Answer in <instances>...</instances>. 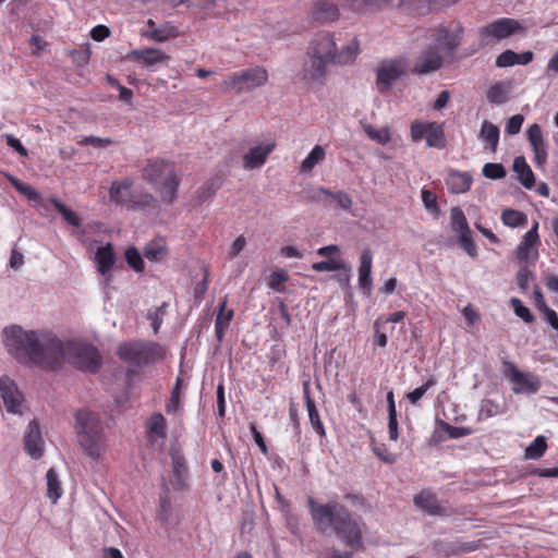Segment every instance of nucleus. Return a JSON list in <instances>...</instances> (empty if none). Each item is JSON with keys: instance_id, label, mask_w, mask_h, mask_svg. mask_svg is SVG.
I'll use <instances>...</instances> for the list:
<instances>
[{"instance_id": "obj_29", "label": "nucleus", "mask_w": 558, "mask_h": 558, "mask_svg": "<svg viewBox=\"0 0 558 558\" xmlns=\"http://www.w3.org/2000/svg\"><path fill=\"white\" fill-rule=\"evenodd\" d=\"M132 183L128 180L113 181L109 190V198L116 205H121L128 208V203L133 193L131 191Z\"/></svg>"}, {"instance_id": "obj_23", "label": "nucleus", "mask_w": 558, "mask_h": 558, "mask_svg": "<svg viewBox=\"0 0 558 558\" xmlns=\"http://www.w3.org/2000/svg\"><path fill=\"white\" fill-rule=\"evenodd\" d=\"M412 140H442V125L436 122H413L411 124Z\"/></svg>"}, {"instance_id": "obj_11", "label": "nucleus", "mask_w": 558, "mask_h": 558, "mask_svg": "<svg viewBox=\"0 0 558 558\" xmlns=\"http://www.w3.org/2000/svg\"><path fill=\"white\" fill-rule=\"evenodd\" d=\"M463 35V27L457 25L450 29L445 26H438L434 31V41L437 50L444 51L446 54L451 56L457 47L460 45Z\"/></svg>"}, {"instance_id": "obj_58", "label": "nucleus", "mask_w": 558, "mask_h": 558, "mask_svg": "<svg viewBox=\"0 0 558 558\" xmlns=\"http://www.w3.org/2000/svg\"><path fill=\"white\" fill-rule=\"evenodd\" d=\"M510 304L518 317H520L525 323H532L534 320V315L531 311L522 303L521 300L517 298H512L510 300Z\"/></svg>"}, {"instance_id": "obj_39", "label": "nucleus", "mask_w": 558, "mask_h": 558, "mask_svg": "<svg viewBox=\"0 0 558 558\" xmlns=\"http://www.w3.org/2000/svg\"><path fill=\"white\" fill-rule=\"evenodd\" d=\"M325 158V150L322 146L316 145L307 157L301 163V172L308 173L311 172L315 166L320 163Z\"/></svg>"}, {"instance_id": "obj_42", "label": "nucleus", "mask_w": 558, "mask_h": 558, "mask_svg": "<svg viewBox=\"0 0 558 558\" xmlns=\"http://www.w3.org/2000/svg\"><path fill=\"white\" fill-rule=\"evenodd\" d=\"M317 193L331 197L340 208L345 210L350 209L353 204L352 197L343 191L332 192L326 187H318Z\"/></svg>"}, {"instance_id": "obj_2", "label": "nucleus", "mask_w": 558, "mask_h": 558, "mask_svg": "<svg viewBox=\"0 0 558 558\" xmlns=\"http://www.w3.org/2000/svg\"><path fill=\"white\" fill-rule=\"evenodd\" d=\"M316 531L322 534H337L347 546L354 550L362 547V520L349 509L337 502L318 504L314 498L307 500Z\"/></svg>"}, {"instance_id": "obj_64", "label": "nucleus", "mask_w": 558, "mask_h": 558, "mask_svg": "<svg viewBox=\"0 0 558 558\" xmlns=\"http://www.w3.org/2000/svg\"><path fill=\"white\" fill-rule=\"evenodd\" d=\"M524 121L523 116L515 114L512 116L506 124V132L508 135H515L520 132L522 123Z\"/></svg>"}, {"instance_id": "obj_8", "label": "nucleus", "mask_w": 558, "mask_h": 558, "mask_svg": "<svg viewBox=\"0 0 558 558\" xmlns=\"http://www.w3.org/2000/svg\"><path fill=\"white\" fill-rule=\"evenodd\" d=\"M502 374L511 383L514 384L512 391L515 395H534L541 388L539 377L531 372H521L512 362H502Z\"/></svg>"}, {"instance_id": "obj_6", "label": "nucleus", "mask_w": 558, "mask_h": 558, "mask_svg": "<svg viewBox=\"0 0 558 558\" xmlns=\"http://www.w3.org/2000/svg\"><path fill=\"white\" fill-rule=\"evenodd\" d=\"M522 31L521 24L513 19L500 17L487 25L478 28V44L471 47L470 53H475L478 49L494 46Z\"/></svg>"}, {"instance_id": "obj_30", "label": "nucleus", "mask_w": 558, "mask_h": 558, "mask_svg": "<svg viewBox=\"0 0 558 558\" xmlns=\"http://www.w3.org/2000/svg\"><path fill=\"white\" fill-rule=\"evenodd\" d=\"M512 170L517 173V179L525 189L531 190L534 187V173L523 156H517L514 158Z\"/></svg>"}, {"instance_id": "obj_31", "label": "nucleus", "mask_w": 558, "mask_h": 558, "mask_svg": "<svg viewBox=\"0 0 558 558\" xmlns=\"http://www.w3.org/2000/svg\"><path fill=\"white\" fill-rule=\"evenodd\" d=\"M146 433L150 441L167 437V422L161 413H153L146 423Z\"/></svg>"}, {"instance_id": "obj_3", "label": "nucleus", "mask_w": 558, "mask_h": 558, "mask_svg": "<svg viewBox=\"0 0 558 558\" xmlns=\"http://www.w3.org/2000/svg\"><path fill=\"white\" fill-rule=\"evenodd\" d=\"M74 429L83 452L94 461L99 460L107 446L100 415L87 409L78 410L75 413Z\"/></svg>"}, {"instance_id": "obj_26", "label": "nucleus", "mask_w": 558, "mask_h": 558, "mask_svg": "<svg viewBox=\"0 0 558 558\" xmlns=\"http://www.w3.org/2000/svg\"><path fill=\"white\" fill-rule=\"evenodd\" d=\"M473 179L468 172H460L458 170H449L446 178V185L448 191L452 194H462L470 190Z\"/></svg>"}, {"instance_id": "obj_14", "label": "nucleus", "mask_w": 558, "mask_h": 558, "mask_svg": "<svg viewBox=\"0 0 558 558\" xmlns=\"http://www.w3.org/2000/svg\"><path fill=\"white\" fill-rule=\"evenodd\" d=\"M0 395L8 412L19 413L23 401L16 384L9 376L0 377Z\"/></svg>"}, {"instance_id": "obj_37", "label": "nucleus", "mask_w": 558, "mask_h": 558, "mask_svg": "<svg viewBox=\"0 0 558 558\" xmlns=\"http://www.w3.org/2000/svg\"><path fill=\"white\" fill-rule=\"evenodd\" d=\"M221 186V179L219 177H214L207 182L205 185H203L195 198L196 205H203L207 201H209L216 192Z\"/></svg>"}, {"instance_id": "obj_40", "label": "nucleus", "mask_w": 558, "mask_h": 558, "mask_svg": "<svg viewBox=\"0 0 558 558\" xmlns=\"http://www.w3.org/2000/svg\"><path fill=\"white\" fill-rule=\"evenodd\" d=\"M501 221L507 227L518 228L527 222V217L522 211L515 209H505L501 213Z\"/></svg>"}, {"instance_id": "obj_63", "label": "nucleus", "mask_w": 558, "mask_h": 558, "mask_svg": "<svg viewBox=\"0 0 558 558\" xmlns=\"http://www.w3.org/2000/svg\"><path fill=\"white\" fill-rule=\"evenodd\" d=\"M165 254V248L157 244H149L144 250V256L151 262H158L162 259Z\"/></svg>"}, {"instance_id": "obj_41", "label": "nucleus", "mask_w": 558, "mask_h": 558, "mask_svg": "<svg viewBox=\"0 0 558 558\" xmlns=\"http://www.w3.org/2000/svg\"><path fill=\"white\" fill-rule=\"evenodd\" d=\"M8 180L14 186V189L24 195L28 201L37 202L41 198L39 192L32 185L20 181L13 175H8Z\"/></svg>"}, {"instance_id": "obj_48", "label": "nucleus", "mask_w": 558, "mask_h": 558, "mask_svg": "<svg viewBox=\"0 0 558 558\" xmlns=\"http://www.w3.org/2000/svg\"><path fill=\"white\" fill-rule=\"evenodd\" d=\"M440 428L448 435L451 439H459L465 436H470L473 434V429L471 427L464 426H452L445 421H440Z\"/></svg>"}, {"instance_id": "obj_52", "label": "nucleus", "mask_w": 558, "mask_h": 558, "mask_svg": "<svg viewBox=\"0 0 558 558\" xmlns=\"http://www.w3.org/2000/svg\"><path fill=\"white\" fill-rule=\"evenodd\" d=\"M168 303L163 302L160 306L155 308L154 311H148L147 313V319L151 322V327L155 331V333L158 332L160 326L163 322V316L167 313Z\"/></svg>"}, {"instance_id": "obj_50", "label": "nucleus", "mask_w": 558, "mask_h": 558, "mask_svg": "<svg viewBox=\"0 0 558 558\" xmlns=\"http://www.w3.org/2000/svg\"><path fill=\"white\" fill-rule=\"evenodd\" d=\"M180 378L177 379V385L171 391V396L166 403V411L168 414H177L182 411V402L179 391Z\"/></svg>"}, {"instance_id": "obj_51", "label": "nucleus", "mask_w": 558, "mask_h": 558, "mask_svg": "<svg viewBox=\"0 0 558 558\" xmlns=\"http://www.w3.org/2000/svg\"><path fill=\"white\" fill-rule=\"evenodd\" d=\"M487 99L492 104H504L507 100V89L505 84L496 83L487 92Z\"/></svg>"}, {"instance_id": "obj_61", "label": "nucleus", "mask_w": 558, "mask_h": 558, "mask_svg": "<svg viewBox=\"0 0 558 558\" xmlns=\"http://www.w3.org/2000/svg\"><path fill=\"white\" fill-rule=\"evenodd\" d=\"M531 279H534L533 272L529 269V267L521 266L520 269L517 272V283L518 287L523 291H527L529 289V281Z\"/></svg>"}, {"instance_id": "obj_20", "label": "nucleus", "mask_w": 558, "mask_h": 558, "mask_svg": "<svg viewBox=\"0 0 558 558\" xmlns=\"http://www.w3.org/2000/svg\"><path fill=\"white\" fill-rule=\"evenodd\" d=\"M442 65V57L436 47H428L417 58L414 72L418 74H427L437 71Z\"/></svg>"}, {"instance_id": "obj_34", "label": "nucleus", "mask_w": 558, "mask_h": 558, "mask_svg": "<svg viewBox=\"0 0 558 558\" xmlns=\"http://www.w3.org/2000/svg\"><path fill=\"white\" fill-rule=\"evenodd\" d=\"M450 226L452 231L460 236L470 233L471 229L463 210L456 206L450 209Z\"/></svg>"}, {"instance_id": "obj_22", "label": "nucleus", "mask_w": 558, "mask_h": 558, "mask_svg": "<svg viewBox=\"0 0 558 558\" xmlns=\"http://www.w3.org/2000/svg\"><path fill=\"white\" fill-rule=\"evenodd\" d=\"M146 25L147 29L143 33V36L157 43H163L170 38H175L180 34L178 27L169 22L157 25L154 20H148Z\"/></svg>"}, {"instance_id": "obj_35", "label": "nucleus", "mask_w": 558, "mask_h": 558, "mask_svg": "<svg viewBox=\"0 0 558 558\" xmlns=\"http://www.w3.org/2000/svg\"><path fill=\"white\" fill-rule=\"evenodd\" d=\"M359 54V41L353 38L347 46L342 47L340 51L335 52L333 64H349L353 62Z\"/></svg>"}, {"instance_id": "obj_59", "label": "nucleus", "mask_w": 558, "mask_h": 558, "mask_svg": "<svg viewBox=\"0 0 558 558\" xmlns=\"http://www.w3.org/2000/svg\"><path fill=\"white\" fill-rule=\"evenodd\" d=\"M366 134L371 137V140H391V137H400V135L395 134L389 126H383L379 130L373 129L371 125L365 128Z\"/></svg>"}, {"instance_id": "obj_5", "label": "nucleus", "mask_w": 558, "mask_h": 558, "mask_svg": "<svg viewBox=\"0 0 558 558\" xmlns=\"http://www.w3.org/2000/svg\"><path fill=\"white\" fill-rule=\"evenodd\" d=\"M117 354L123 362L140 368L162 361L166 351L157 342L135 340L120 343Z\"/></svg>"}, {"instance_id": "obj_12", "label": "nucleus", "mask_w": 558, "mask_h": 558, "mask_svg": "<svg viewBox=\"0 0 558 558\" xmlns=\"http://www.w3.org/2000/svg\"><path fill=\"white\" fill-rule=\"evenodd\" d=\"M340 16L338 5L332 0H313L308 13L312 22L327 24L337 21Z\"/></svg>"}, {"instance_id": "obj_15", "label": "nucleus", "mask_w": 558, "mask_h": 558, "mask_svg": "<svg viewBox=\"0 0 558 558\" xmlns=\"http://www.w3.org/2000/svg\"><path fill=\"white\" fill-rule=\"evenodd\" d=\"M24 449L32 459H39L44 456L45 441L36 420L28 423L24 433Z\"/></svg>"}, {"instance_id": "obj_54", "label": "nucleus", "mask_w": 558, "mask_h": 558, "mask_svg": "<svg viewBox=\"0 0 558 558\" xmlns=\"http://www.w3.org/2000/svg\"><path fill=\"white\" fill-rule=\"evenodd\" d=\"M500 413V405L490 399H483L478 412V418H489Z\"/></svg>"}, {"instance_id": "obj_7", "label": "nucleus", "mask_w": 558, "mask_h": 558, "mask_svg": "<svg viewBox=\"0 0 558 558\" xmlns=\"http://www.w3.org/2000/svg\"><path fill=\"white\" fill-rule=\"evenodd\" d=\"M267 80L268 73L266 69L263 66H255L228 75L223 80L221 87L236 94L250 93L255 88L265 85Z\"/></svg>"}, {"instance_id": "obj_60", "label": "nucleus", "mask_w": 558, "mask_h": 558, "mask_svg": "<svg viewBox=\"0 0 558 558\" xmlns=\"http://www.w3.org/2000/svg\"><path fill=\"white\" fill-rule=\"evenodd\" d=\"M458 240H459V244L460 246L462 247L463 251H465V253L471 256V257H476L477 256V246L476 244L474 243L473 241V238H472V231H470V233H465V234H461L460 236H458Z\"/></svg>"}, {"instance_id": "obj_46", "label": "nucleus", "mask_w": 558, "mask_h": 558, "mask_svg": "<svg viewBox=\"0 0 558 558\" xmlns=\"http://www.w3.org/2000/svg\"><path fill=\"white\" fill-rule=\"evenodd\" d=\"M312 269L315 271H336L344 270L350 271V267L342 260L328 259L314 263Z\"/></svg>"}, {"instance_id": "obj_21", "label": "nucleus", "mask_w": 558, "mask_h": 558, "mask_svg": "<svg viewBox=\"0 0 558 558\" xmlns=\"http://www.w3.org/2000/svg\"><path fill=\"white\" fill-rule=\"evenodd\" d=\"M126 59L140 61L146 68H153L169 60V56L157 48L135 49L126 54Z\"/></svg>"}, {"instance_id": "obj_19", "label": "nucleus", "mask_w": 558, "mask_h": 558, "mask_svg": "<svg viewBox=\"0 0 558 558\" xmlns=\"http://www.w3.org/2000/svg\"><path fill=\"white\" fill-rule=\"evenodd\" d=\"M94 259L99 275L106 279L107 283L111 281L112 276L110 270L116 263V254L112 245L107 243L105 246L98 247Z\"/></svg>"}, {"instance_id": "obj_36", "label": "nucleus", "mask_w": 558, "mask_h": 558, "mask_svg": "<svg viewBox=\"0 0 558 558\" xmlns=\"http://www.w3.org/2000/svg\"><path fill=\"white\" fill-rule=\"evenodd\" d=\"M46 481L47 496L53 504H56L58 499L62 496V487L58 474L53 468H50L47 471Z\"/></svg>"}, {"instance_id": "obj_38", "label": "nucleus", "mask_w": 558, "mask_h": 558, "mask_svg": "<svg viewBox=\"0 0 558 558\" xmlns=\"http://www.w3.org/2000/svg\"><path fill=\"white\" fill-rule=\"evenodd\" d=\"M441 3V0H399L398 5L418 14H425L432 9L433 5Z\"/></svg>"}, {"instance_id": "obj_57", "label": "nucleus", "mask_w": 558, "mask_h": 558, "mask_svg": "<svg viewBox=\"0 0 558 558\" xmlns=\"http://www.w3.org/2000/svg\"><path fill=\"white\" fill-rule=\"evenodd\" d=\"M289 276L286 270L279 269L272 271L268 279V287L276 292H282V284L288 281Z\"/></svg>"}, {"instance_id": "obj_16", "label": "nucleus", "mask_w": 558, "mask_h": 558, "mask_svg": "<svg viewBox=\"0 0 558 558\" xmlns=\"http://www.w3.org/2000/svg\"><path fill=\"white\" fill-rule=\"evenodd\" d=\"M336 43L333 36L327 32L318 33L310 43L307 56H316L333 62Z\"/></svg>"}, {"instance_id": "obj_47", "label": "nucleus", "mask_w": 558, "mask_h": 558, "mask_svg": "<svg viewBox=\"0 0 558 558\" xmlns=\"http://www.w3.org/2000/svg\"><path fill=\"white\" fill-rule=\"evenodd\" d=\"M436 384V378L430 376L422 386L415 388L413 391L408 392L407 399L414 405L418 404L420 400L426 393V391L434 387Z\"/></svg>"}, {"instance_id": "obj_13", "label": "nucleus", "mask_w": 558, "mask_h": 558, "mask_svg": "<svg viewBox=\"0 0 558 558\" xmlns=\"http://www.w3.org/2000/svg\"><path fill=\"white\" fill-rule=\"evenodd\" d=\"M307 58L302 69L303 78L308 83L324 84L327 78V68L333 62L316 56H307Z\"/></svg>"}, {"instance_id": "obj_17", "label": "nucleus", "mask_w": 558, "mask_h": 558, "mask_svg": "<svg viewBox=\"0 0 558 558\" xmlns=\"http://www.w3.org/2000/svg\"><path fill=\"white\" fill-rule=\"evenodd\" d=\"M172 474L170 483L174 490L182 492L187 487L189 468L180 450H171Z\"/></svg>"}, {"instance_id": "obj_62", "label": "nucleus", "mask_w": 558, "mask_h": 558, "mask_svg": "<svg viewBox=\"0 0 558 558\" xmlns=\"http://www.w3.org/2000/svg\"><path fill=\"white\" fill-rule=\"evenodd\" d=\"M381 325H383V318L378 317L374 322V341H373V344L377 345V347H380V348H385L387 345L388 338H387V335L380 330Z\"/></svg>"}, {"instance_id": "obj_56", "label": "nucleus", "mask_w": 558, "mask_h": 558, "mask_svg": "<svg viewBox=\"0 0 558 558\" xmlns=\"http://www.w3.org/2000/svg\"><path fill=\"white\" fill-rule=\"evenodd\" d=\"M546 142H531L532 150L534 153L533 161L536 167H544L547 162V148Z\"/></svg>"}, {"instance_id": "obj_9", "label": "nucleus", "mask_w": 558, "mask_h": 558, "mask_svg": "<svg viewBox=\"0 0 558 558\" xmlns=\"http://www.w3.org/2000/svg\"><path fill=\"white\" fill-rule=\"evenodd\" d=\"M407 72L405 61L403 59H392L383 61L377 68V88L380 93L390 89L396 81Z\"/></svg>"}, {"instance_id": "obj_49", "label": "nucleus", "mask_w": 558, "mask_h": 558, "mask_svg": "<svg viewBox=\"0 0 558 558\" xmlns=\"http://www.w3.org/2000/svg\"><path fill=\"white\" fill-rule=\"evenodd\" d=\"M422 202L428 214L438 217L440 209L437 202V196L429 190H422Z\"/></svg>"}, {"instance_id": "obj_1", "label": "nucleus", "mask_w": 558, "mask_h": 558, "mask_svg": "<svg viewBox=\"0 0 558 558\" xmlns=\"http://www.w3.org/2000/svg\"><path fill=\"white\" fill-rule=\"evenodd\" d=\"M3 343L19 363L47 371H56L63 363H69L80 371L95 374L102 365V357L93 344L76 339L63 341L48 330H25L17 325L5 327Z\"/></svg>"}, {"instance_id": "obj_28", "label": "nucleus", "mask_w": 558, "mask_h": 558, "mask_svg": "<svg viewBox=\"0 0 558 558\" xmlns=\"http://www.w3.org/2000/svg\"><path fill=\"white\" fill-rule=\"evenodd\" d=\"M227 303H228V300H227V296H225L219 304V308H218V313H217V317H216V322H215V335L219 342H221L223 340L225 331L228 328V326L230 325V323L234 316V311L231 308H227Z\"/></svg>"}, {"instance_id": "obj_10", "label": "nucleus", "mask_w": 558, "mask_h": 558, "mask_svg": "<svg viewBox=\"0 0 558 558\" xmlns=\"http://www.w3.org/2000/svg\"><path fill=\"white\" fill-rule=\"evenodd\" d=\"M541 244L538 235V222L535 221L532 228L522 236V240L515 248V257L520 262L535 264L538 258V245Z\"/></svg>"}, {"instance_id": "obj_24", "label": "nucleus", "mask_w": 558, "mask_h": 558, "mask_svg": "<svg viewBox=\"0 0 558 558\" xmlns=\"http://www.w3.org/2000/svg\"><path fill=\"white\" fill-rule=\"evenodd\" d=\"M158 208L159 202L153 194L145 191H133L126 209L150 213Z\"/></svg>"}, {"instance_id": "obj_53", "label": "nucleus", "mask_w": 558, "mask_h": 558, "mask_svg": "<svg viewBox=\"0 0 558 558\" xmlns=\"http://www.w3.org/2000/svg\"><path fill=\"white\" fill-rule=\"evenodd\" d=\"M125 259L132 269H134L137 272L143 271L144 262H143V258L136 247L130 246L126 248Z\"/></svg>"}, {"instance_id": "obj_4", "label": "nucleus", "mask_w": 558, "mask_h": 558, "mask_svg": "<svg viewBox=\"0 0 558 558\" xmlns=\"http://www.w3.org/2000/svg\"><path fill=\"white\" fill-rule=\"evenodd\" d=\"M143 179L159 194L166 205H172L179 196L181 179L174 163L165 159H150L143 168Z\"/></svg>"}, {"instance_id": "obj_43", "label": "nucleus", "mask_w": 558, "mask_h": 558, "mask_svg": "<svg viewBox=\"0 0 558 558\" xmlns=\"http://www.w3.org/2000/svg\"><path fill=\"white\" fill-rule=\"evenodd\" d=\"M49 202L54 206V208L61 214L63 219L73 227L81 226V219L75 211L66 207L62 202L58 198H50Z\"/></svg>"}, {"instance_id": "obj_18", "label": "nucleus", "mask_w": 558, "mask_h": 558, "mask_svg": "<svg viewBox=\"0 0 558 558\" xmlns=\"http://www.w3.org/2000/svg\"><path fill=\"white\" fill-rule=\"evenodd\" d=\"M372 267L373 253L371 250L365 248L360 255L359 287L366 295H371L373 290Z\"/></svg>"}, {"instance_id": "obj_25", "label": "nucleus", "mask_w": 558, "mask_h": 558, "mask_svg": "<svg viewBox=\"0 0 558 558\" xmlns=\"http://www.w3.org/2000/svg\"><path fill=\"white\" fill-rule=\"evenodd\" d=\"M274 144H268L265 146L258 145L251 148L243 156V167L247 170H253L262 167L266 162L269 154L274 150Z\"/></svg>"}, {"instance_id": "obj_32", "label": "nucleus", "mask_w": 558, "mask_h": 558, "mask_svg": "<svg viewBox=\"0 0 558 558\" xmlns=\"http://www.w3.org/2000/svg\"><path fill=\"white\" fill-rule=\"evenodd\" d=\"M414 504L416 507L423 509L432 515L445 514V509L439 505L437 497L429 492H422L414 497Z\"/></svg>"}, {"instance_id": "obj_55", "label": "nucleus", "mask_w": 558, "mask_h": 558, "mask_svg": "<svg viewBox=\"0 0 558 558\" xmlns=\"http://www.w3.org/2000/svg\"><path fill=\"white\" fill-rule=\"evenodd\" d=\"M482 172L484 177L492 180H499L506 177L507 172L501 163L487 162L484 165Z\"/></svg>"}, {"instance_id": "obj_44", "label": "nucleus", "mask_w": 558, "mask_h": 558, "mask_svg": "<svg viewBox=\"0 0 558 558\" xmlns=\"http://www.w3.org/2000/svg\"><path fill=\"white\" fill-rule=\"evenodd\" d=\"M547 449L546 438L537 436L525 449V457L527 459L537 460L544 456Z\"/></svg>"}, {"instance_id": "obj_33", "label": "nucleus", "mask_w": 558, "mask_h": 558, "mask_svg": "<svg viewBox=\"0 0 558 558\" xmlns=\"http://www.w3.org/2000/svg\"><path fill=\"white\" fill-rule=\"evenodd\" d=\"M533 60V52L525 51L517 53L513 50H506L501 52L496 59V66L507 68L515 64H527Z\"/></svg>"}, {"instance_id": "obj_27", "label": "nucleus", "mask_w": 558, "mask_h": 558, "mask_svg": "<svg viewBox=\"0 0 558 558\" xmlns=\"http://www.w3.org/2000/svg\"><path fill=\"white\" fill-rule=\"evenodd\" d=\"M303 393H304V399H305V404H306V409H307V413H308L310 423L318 436L325 437L326 436L325 426L320 420L315 401L311 397L308 384H304Z\"/></svg>"}, {"instance_id": "obj_45", "label": "nucleus", "mask_w": 558, "mask_h": 558, "mask_svg": "<svg viewBox=\"0 0 558 558\" xmlns=\"http://www.w3.org/2000/svg\"><path fill=\"white\" fill-rule=\"evenodd\" d=\"M166 492L159 497V508L157 510V519L161 523H167L172 512L171 499L168 495V487L163 484Z\"/></svg>"}]
</instances>
